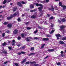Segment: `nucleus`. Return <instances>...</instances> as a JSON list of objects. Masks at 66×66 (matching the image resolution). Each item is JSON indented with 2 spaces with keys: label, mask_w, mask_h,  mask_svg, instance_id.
Wrapping results in <instances>:
<instances>
[{
  "label": "nucleus",
  "mask_w": 66,
  "mask_h": 66,
  "mask_svg": "<svg viewBox=\"0 0 66 66\" xmlns=\"http://www.w3.org/2000/svg\"><path fill=\"white\" fill-rule=\"evenodd\" d=\"M62 7H63V10H65L66 9V6L65 5H63L62 6Z\"/></svg>",
  "instance_id": "4be33fe9"
},
{
  "label": "nucleus",
  "mask_w": 66,
  "mask_h": 66,
  "mask_svg": "<svg viewBox=\"0 0 66 66\" xmlns=\"http://www.w3.org/2000/svg\"><path fill=\"white\" fill-rule=\"evenodd\" d=\"M60 44H65V43L62 41H60L59 42Z\"/></svg>",
  "instance_id": "aec40b11"
},
{
  "label": "nucleus",
  "mask_w": 66,
  "mask_h": 66,
  "mask_svg": "<svg viewBox=\"0 0 66 66\" xmlns=\"http://www.w3.org/2000/svg\"><path fill=\"white\" fill-rule=\"evenodd\" d=\"M43 13H42L41 14H40L39 16H43Z\"/></svg>",
  "instance_id": "680f3d73"
},
{
  "label": "nucleus",
  "mask_w": 66,
  "mask_h": 66,
  "mask_svg": "<svg viewBox=\"0 0 66 66\" xmlns=\"http://www.w3.org/2000/svg\"><path fill=\"white\" fill-rule=\"evenodd\" d=\"M5 35V33H3L2 34V36L3 37H4V36Z\"/></svg>",
  "instance_id": "c03bdc74"
},
{
  "label": "nucleus",
  "mask_w": 66,
  "mask_h": 66,
  "mask_svg": "<svg viewBox=\"0 0 66 66\" xmlns=\"http://www.w3.org/2000/svg\"><path fill=\"white\" fill-rule=\"evenodd\" d=\"M10 31L9 30H8L6 31V33H10Z\"/></svg>",
  "instance_id": "4c0bfd02"
},
{
  "label": "nucleus",
  "mask_w": 66,
  "mask_h": 66,
  "mask_svg": "<svg viewBox=\"0 0 66 66\" xmlns=\"http://www.w3.org/2000/svg\"><path fill=\"white\" fill-rule=\"evenodd\" d=\"M17 7H13V12H15L16 10H17Z\"/></svg>",
  "instance_id": "ddd939ff"
},
{
  "label": "nucleus",
  "mask_w": 66,
  "mask_h": 66,
  "mask_svg": "<svg viewBox=\"0 0 66 66\" xmlns=\"http://www.w3.org/2000/svg\"><path fill=\"white\" fill-rule=\"evenodd\" d=\"M62 22H66V19L65 18H63L61 20Z\"/></svg>",
  "instance_id": "f3484780"
},
{
  "label": "nucleus",
  "mask_w": 66,
  "mask_h": 66,
  "mask_svg": "<svg viewBox=\"0 0 66 66\" xmlns=\"http://www.w3.org/2000/svg\"><path fill=\"white\" fill-rule=\"evenodd\" d=\"M51 27H53V24L51 23Z\"/></svg>",
  "instance_id": "603ef678"
},
{
  "label": "nucleus",
  "mask_w": 66,
  "mask_h": 66,
  "mask_svg": "<svg viewBox=\"0 0 66 66\" xmlns=\"http://www.w3.org/2000/svg\"><path fill=\"white\" fill-rule=\"evenodd\" d=\"M47 16L48 17H50V14H47Z\"/></svg>",
  "instance_id": "864d4df0"
},
{
  "label": "nucleus",
  "mask_w": 66,
  "mask_h": 66,
  "mask_svg": "<svg viewBox=\"0 0 66 66\" xmlns=\"http://www.w3.org/2000/svg\"><path fill=\"white\" fill-rule=\"evenodd\" d=\"M26 59H27V58H25L24 60L23 61L21 62V63H24V62H26Z\"/></svg>",
  "instance_id": "393cba45"
},
{
  "label": "nucleus",
  "mask_w": 66,
  "mask_h": 66,
  "mask_svg": "<svg viewBox=\"0 0 66 66\" xmlns=\"http://www.w3.org/2000/svg\"><path fill=\"white\" fill-rule=\"evenodd\" d=\"M38 28L39 29H40V30H41V29H42V28H41V27H40V26H38Z\"/></svg>",
  "instance_id": "4d7b16f0"
},
{
  "label": "nucleus",
  "mask_w": 66,
  "mask_h": 66,
  "mask_svg": "<svg viewBox=\"0 0 66 66\" xmlns=\"http://www.w3.org/2000/svg\"><path fill=\"white\" fill-rule=\"evenodd\" d=\"M33 38L34 39H36L37 40L39 39V37H34Z\"/></svg>",
  "instance_id": "5701e85b"
},
{
  "label": "nucleus",
  "mask_w": 66,
  "mask_h": 66,
  "mask_svg": "<svg viewBox=\"0 0 66 66\" xmlns=\"http://www.w3.org/2000/svg\"><path fill=\"white\" fill-rule=\"evenodd\" d=\"M35 53H31L28 54V55L29 56H31V55H35Z\"/></svg>",
  "instance_id": "412c9836"
},
{
  "label": "nucleus",
  "mask_w": 66,
  "mask_h": 66,
  "mask_svg": "<svg viewBox=\"0 0 66 66\" xmlns=\"http://www.w3.org/2000/svg\"><path fill=\"white\" fill-rule=\"evenodd\" d=\"M66 27V26L64 25H62L61 26H60L61 30H62L64 29V28H65Z\"/></svg>",
  "instance_id": "20e7f679"
},
{
  "label": "nucleus",
  "mask_w": 66,
  "mask_h": 66,
  "mask_svg": "<svg viewBox=\"0 0 66 66\" xmlns=\"http://www.w3.org/2000/svg\"><path fill=\"white\" fill-rule=\"evenodd\" d=\"M59 6H61V7H62V6L63 5H62V3L61 2H59Z\"/></svg>",
  "instance_id": "7c9ffc66"
},
{
  "label": "nucleus",
  "mask_w": 66,
  "mask_h": 66,
  "mask_svg": "<svg viewBox=\"0 0 66 66\" xmlns=\"http://www.w3.org/2000/svg\"><path fill=\"white\" fill-rule=\"evenodd\" d=\"M54 1H59V2H60V0H53Z\"/></svg>",
  "instance_id": "052dcab7"
},
{
  "label": "nucleus",
  "mask_w": 66,
  "mask_h": 66,
  "mask_svg": "<svg viewBox=\"0 0 66 66\" xmlns=\"http://www.w3.org/2000/svg\"><path fill=\"white\" fill-rule=\"evenodd\" d=\"M18 55H20L21 54V53H18Z\"/></svg>",
  "instance_id": "bf43d9fd"
},
{
  "label": "nucleus",
  "mask_w": 66,
  "mask_h": 66,
  "mask_svg": "<svg viewBox=\"0 0 66 66\" xmlns=\"http://www.w3.org/2000/svg\"><path fill=\"white\" fill-rule=\"evenodd\" d=\"M6 2H7V0H4V1L3 2V4H5V3H6Z\"/></svg>",
  "instance_id": "bb28decb"
},
{
  "label": "nucleus",
  "mask_w": 66,
  "mask_h": 66,
  "mask_svg": "<svg viewBox=\"0 0 66 66\" xmlns=\"http://www.w3.org/2000/svg\"><path fill=\"white\" fill-rule=\"evenodd\" d=\"M7 22H5L4 23V24H5V25H6V24H7Z\"/></svg>",
  "instance_id": "de8ad7c7"
},
{
  "label": "nucleus",
  "mask_w": 66,
  "mask_h": 66,
  "mask_svg": "<svg viewBox=\"0 0 66 66\" xmlns=\"http://www.w3.org/2000/svg\"><path fill=\"white\" fill-rule=\"evenodd\" d=\"M47 51H48V52H53L54 51V50L53 49H48Z\"/></svg>",
  "instance_id": "6e6552de"
},
{
  "label": "nucleus",
  "mask_w": 66,
  "mask_h": 66,
  "mask_svg": "<svg viewBox=\"0 0 66 66\" xmlns=\"http://www.w3.org/2000/svg\"><path fill=\"white\" fill-rule=\"evenodd\" d=\"M31 37H28L26 38V41L27 42H30V40L31 39Z\"/></svg>",
  "instance_id": "0eeeda50"
},
{
  "label": "nucleus",
  "mask_w": 66,
  "mask_h": 66,
  "mask_svg": "<svg viewBox=\"0 0 66 66\" xmlns=\"http://www.w3.org/2000/svg\"><path fill=\"white\" fill-rule=\"evenodd\" d=\"M30 64H36V62L35 61H33L32 62H30Z\"/></svg>",
  "instance_id": "a878e982"
},
{
  "label": "nucleus",
  "mask_w": 66,
  "mask_h": 66,
  "mask_svg": "<svg viewBox=\"0 0 66 66\" xmlns=\"http://www.w3.org/2000/svg\"><path fill=\"white\" fill-rule=\"evenodd\" d=\"M38 65L37 64H35L34 65V66H38Z\"/></svg>",
  "instance_id": "5fc2aeb1"
},
{
  "label": "nucleus",
  "mask_w": 66,
  "mask_h": 66,
  "mask_svg": "<svg viewBox=\"0 0 66 66\" xmlns=\"http://www.w3.org/2000/svg\"><path fill=\"white\" fill-rule=\"evenodd\" d=\"M1 46H5L7 45V43L6 42H4V43H3L1 45Z\"/></svg>",
  "instance_id": "f8f14e48"
},
{
  "label": "nucleus",
  "mask_w": 66,
  "mask_h": 66,
  "mask_svg": "<svg viewBox=\"0 0 66 66\" xmlns=\"http://www.w3.org/2000/svg\"><path fill=\"white\" fill-rule=\"evenodd\" d=\"M25 15V14H22V16H24Z\"/></svg>",
  "instance_id": "774afa93"
},
{
  "label": "nucleus",
  "mask_w": 66,
  "mask_h": 66,
  "mask_svg": "<svg viewBox=\"0 0 66 66\" xmlns=\"http://www.w3.org/2000/svg\"><path fill=\"white\" fill-rule=\"evenodd\" d=\"M45 1L46 2H48L49 1V0H45Z\"/></svg>",
  "instance_id": "6e6d98bb"
},
{
  "label": "nucleus",
  "mask_w": 66,
  "mask_h": 66,
  "mask_svg": "<svg viewBox=\"0 0 66 66\" xmlns=\"http://www.w3.org/2000/svg\"><path fill=\"white\" fill-rule=\"evenodd\" d=\"M37 10L36 9H35L33 10H30V12H35Z\"/></svg>",
  "instance_id": "b1692460"
},
{
  "label": "nucleus",
  "mask_w": 66,
  "mask_h": 66,
  "mask_svg": "<svg viewBox=\"0 0 66 66\" xmlns=\"http://www.w3.org/2000/svg\"><path fill=\"white\" fill-rule=\"evenodd\" d=\"M8 48L9 50H11L12 49V47H8Z\"/></svg>",
  "instance_id": "09e8293b"
},
{
  "label": "nucleus",
  "mask_w": 66,
  "mask_h": 66,
  "mask_svg": "<svg viewBox=\"0 0 66 66\" xmlns=\"http://www.w3.org/2000/svg\"><path fill=\"white\" fill-rule=\"evenodd\" d=\"M20 44H18L17 45V46H18V47H19V46H20Z\"/></svg>",
  "instance_id": "0e129e2a"
},
{
  "label": "nucleus",
  "mask_w": 66,
  "mask_h": 66,
  "mask_svg": "<svg viewBox=\"0 0 66 66\" xmlns=\"http://www.w3.org/2000/svg\"><path fill=\"white\" fill-rule=\"evenodd\" d=\"M45 44H43V45L42 44L41 46V48H44V47H45Z\"/></svg>",
  "instance_id": "2f4dec72"
},
{
  "label": "nucleus",
  "mask_w": 66,
  "mask_h": 66,
  "mask_svg": "<svg viewBox=\"0 0 66 66\" xmlns=\"http://www.w3.org/2000/svg\"><path fill=\"white\" fill-rule=\"evenodd\" d=\"M43 39L44 41H47L49 40V38H44Z\"/></svg>",
  "instance_id": "dca6fc26"
},
{
  "label": "nucleus",
  "mask_w": 66,
  "mask_h": 66,
  "mask_svg": "<svg viewBox=\"0 0 66 66\" xmlns=\"http://www.w3.org/2000/svg\"><path fill=\"white\" fill-rule=\"evenodd\" d=\"M7 26L8 28H11L12 27V24L11 23L7 25Z\"/></svg>",
  "instance_id": "2eb2a0df"
},
{
  "label": "nucleus",
  "mask_w": 66,
  "mask_h": 66,
  "mask_svg": "<svg viewBox=\"0 0 66 66\" xmlns=\"http://www.w3.org/2000/svg\"><path fill=\"white\" fill-rule=\"evenodd\" d=\"M18 33V30L17 29H16L14 31L13 33L14 34H16Z\"/></svg>",
  "instance_id": "9b49d317"
},
{
  "label": "nucleus",
  "mask_w": 66,
  "mask_h": 66,
  "mask_svg": "<svg viewBox=\"0 0 66 66\" xmlns=\"http://www.w3.org/2000/svg\"><path fill=\"white\" fill-rule=\"evenodd\" d=\"M34 7V6L32 4L30 5V9H33Z\"/></svg>",
  "instance_id": "a211bd4d"
},
{
  "label": "nucleus",
  "mask_w": 66,
  "mask_h": 66,
  "mask_svg": "<svg viewBox=\"0 0 66 66\" xmlns=\"http://www.w3.org/2000/svg\"><path fill=\"white\" fill-rule=\"evenodd\" d=\"M26 64H29L30 62H29V61H28V62H26Z\"/></svg>",
  "instance_id": "37998d69"
},
{
  "label": "nucleus",
  "mask_w": 66,
  "mask_h": 66,
  "mask_svg": "<svg viewBox=\"0 0 66 66\" xmlns=\"http://www.w3.org/2000/svg\"><path fill=\"white\" fill-rule=\"evenodd\" d=\"M27 29L28 30H30V29H31V27H28L27 28Z\"/></svg>",
  "instance_id": "79ce46f5"
},
{
  "label": "nucleus",
  "mask_w": 66,
  "mask_h": 66,
  "mask_svg": "<svg viewBox=\"0 0 66 66\" xmlns=\"http://www.w3.org/2000/svg\"><path fill=\"white\" fill-rule=\"evenodd\" d=\"M14 45H15V43L14 42H13V44H12V46H14Z\"/></svg>",
  "instance_id": "13d9d810"
},
{
  "label": "nucleus",
  "mask_w": 66,
  "mask_h": 66,
  "mask_svg": "<svg viewBox=\"0 0 66 66\" xmlns=\"http://www.w3.org/2000/svg\"><path fill=\"white\" fill-rule=\"evenodd\" d=\"M46 37H51V36L49 34L46 35Z\"/></svg>",
  "instance_id": "cd10ccee"
},
{
  "label": "nucleus",
  "mask_w": 66,
  "mask_h": 66,
  "mask_svg": "<svg viewBox=\"0 0 66 66\" xmlns=\"http://www.w3.org/2000/svg\"><path fill=\"white\" fill-rule=\"evenodd\" d=\"M21 53L22 54H24L26 53L24 52H21Z\"/></svg>",
  "instance_id": "a19ab883"
},
{
  "label": "nucleus",
  "mask_w": 66,
  "mask_h": 66,
  "mask_svg": "<svg viewBox=\"0 0 66 66\" xmlns=\"http://www.w3.org/2000/svg\"><path fill=\"white\" fill-rule=\"evenodd\" d=\"M55 35L56 37H57V39L58 40L59 39V37H61V36L60 34H57L56 35Z\"/></svg>",
  "instance_id": "39448f33"
},
{
  "label": "nucleus",
  "mask_w": 66,
  "mask_h": 66,
  "mask_svg": "<svg viewBox=\"0 0 66 66\" xmlns=\"http://www.w3.org/2000/svg\"><path fill=\"white\" fill-rule=\"evenodd\" d=\"M37 16V15L36 14H34L32 16H31V18H32V19H35V18H36Z\"/></svg>",
  "instance_id": "7ed1b4c3"
},
{
  "label": "nucleus",
  "mask_w": 66,
  "mask_h": 66,
  "mask_svg": "<svg viewBox=\"0 0 66 66\" xmlns=\"http://www.w3.org/2000/svg\"><path fill=\"white\" fill-rule=\"evenodd\" d=\"M61 56L62 57H63L64 56V55L61 54Z\"/></svg>",
  "instance_id": "338daca9"
},
{
  "label": "nucleus",
  "mask_w": 66,
  "mask_h": 66,
  "mask_svg": "<svg viewBox=\"0 0 66 66\" xmlns=\"http://www.w3.org/2000/svg\"><path fill=\"white\" fill-rule=\"evenodd\" d=\"M17 4L19 6H20V7H22V5L21 4V3L20 2H18Z\"/></svg>",
  "instance_id": "9d476101"
},
{
  "label": "nucleus",
  "mask_w": 66,
  "mask_h": 66,
  "mask_svg": "<svg viewBox=\"0 0 66 66\" xmlns=\"http://www.w3.org/2000/svg\"><path fill=\"white\" fill-rule=\"evenodd\" d=\"M62 39L63 40H66V36L64 37L63 38H62Z\"/></svg>",
  "instance_id": "c85d7f7f"
},
{
  "label": "nucleus",
  "mask_w": 66,
  "mask_h": 66,
  "mask_svg": "<svg viewBox=\"0 0 66 66\" xmlns=\"http://www.w3.org/2000/svg\"><path fill=\"white\" fill-rule=\"evenodd\" d=\"M22 49H24L25 48V46H23L22 47Z\"/></svg>",
  "instance_id": "3c124183"
},
{
  "label": "nucleus",
  "mask_w": 66,
  "mask_h": 66,
  "mask_svg": "<svg viewBox=\"0 0 66 66\" xmlns=\"http://www.w3.org/2000/svg\"><path fill=\"white\" fill-rule=\"evenodd\" d=\"M57 65L58 66H59L60 65H61V63L60 62H58L57 63Z\"/></svg>",
  "instance_id": "e433bc0d"
},
{
  "label": "nucleus",
  "mask_w": 66,
  "mask_h": 66,
  "mask_svg": "<svg viewBox=\"0 0 66 66\" xmlns=\"http://www.w3.org/2000/svg\"><path fill=\"white\" fill-rule=\"evenodd\" d=\"M14 65H15L16 66H19V65H18V63H15L14 64Z\"/></svg>",
  "instance_id": "49530a36"
},
{
  "label": "nucleus",
  "mask_w": 66,
  "mask_h": 66,
  "mask_svg": "<svg viewBox=\"0 0 66 66\" xmlns=\"http://www.w3.org/2000/svg\"><path fill=\"white\" fill-rule=\"evenodd\" d=\"M17 20H18V21H19V22L20 21H21V19L20 18H18L17 19Z\"/></svg>",
  "instance_id": "a18cd8bd"
},
{
  "label": "nucleus",
  "mask_w": 66,
  "mask_h": 66,
  "mask_svg": "<svg viewBox=\"0 0 66 66\" xmlns=\"http://www.w3.org/2000/svg\"><path fill=\"white\" fill-rule=\"evenodd\" d=\"M61 54H63L64 53V52H63V51H62L61 52Z\"/></svg>",
  "instance_id": "69168bd1"
},
{
  "label": "nucleus",
  "mask_w": 66,
  "mask_h": 66,
  "mask_svg": "<svg viewBox=\"0 0 66 66\" xmlns=\"http://www.w3.org/2000/svg\"><path fill=\"white\" fill-rule=\"evenodd\" d=\"M16 15H17L18 16H19V13L17 12H15L13 15H11L10 17H7V19L8 20H10L11 19H12L13 17H14V16H16Z\"/></svg>",
  "instance_id": "f257e3e1"
},
{
  "label": "nucleus",
  "mask_w": 66,
  "mask_h": 66,
  "mask_svg": "<svg viewBox=\"0 0 66 66\" xmlns=\"http://www.w3.org/2000/svg\"><path fill=\"white\" fill-rule=\"evenodd\" d=\"M26 34H21V37L23 38L24 37V36H26Z\"/></svg>",
  "instance_id": "6ab92c4d"
},
{
  "label": "nucleus",
  "mask_w": 66,
  "mask_h": 66,
  "mask_svg": "<svg viewBox=\"0 0 66 66\" xmlns=\"http://www.w3.org/2000/svg\"><path fill=\"white\" fill-rule=\"evenodd\" d=\"M35 5H36V6H41V7H39L38 8V9L39 10V11H42V9H43V6L42 4H38V3H35Z\"/></svg>",
  "instance_id": "f03ea898"
},
{
  "label": "nucleus",
  "mask_w": 66,
  "mask_h": 66,
  "mask_svg": "<svg viewBox=\"0 0 66 66\" xmlns=\"http://www.w3.org/2000/svg\"><path fill=\"white\" fill-rule=\"evenodd\" d=\"M21 37L19 36L18 38V40H20L21 39Z\"/></svg>",
  "instance_id": "58836bf2"
},
{
  "label": "nucleus",
  "mask_w": 66,
  "mask_h": 66,
  "mask_svg": "<svg viewBox=\"0 0 66 66\" xmlns=\"http://www.w3.org/2000/svg\"><path fill=\"white\" fill-rule=\"evenodd\" d=\"M38 31V30H37L34 32V33H35V34H36V33H37Z\"/></svg>",
  "instance_id": "c9c22d12"
},
{
  "label": "nucleus",
  "mask_w": 66,
  "mask_h": 66,
  "mask_svg": "<svg viewBox=\"0 0 66 66\" xmlns=\"http://www.w3.org/2000/svg\"><path fill=\"white\" fill-rule=\"evenodd\" d=\"M21 3L22 4H26V3H27L26 2H23V1H21Z\"/></svg>",
  "instance_id": "473e14b6"
},
{
  "label": "nucleus",
  "mask_w": 66,
  "mask_h": 66,
  "mask_svg": "<svg viewBox=\"0 0 66 66\" xmlns=\"http://www.w3.org/2000/svg\"><path fill=\"white\" fill-rule=\"evenodd\" d=\"M7 61L5 62L4 63V64H7Z\"/></svg>",
  "instance_id": "e2e57ef3"
},
{
  "label": "nucleus",
  "mask_w": 66,
  "mask_h": 66,
  "mask_svg": "<svg viewBox=\"0 0 66 66\" xmlns=\"http://www.w3.org/2000/svg\"><path fill=\"white\" fill-rule=\"evenodd\" d=\"M51 7H52V9H51V8H49V10H51V11H53V12H54V8H53V6H51Z\"/></svg>",
  "instance_id": "4468645a"
},
{
  "label": "nucleus",
  "mask_w": 66,
  "mask_h": 66,
  "mask_svg": "<svg viewBox=\"0 0 66 66\" xmlns=\"http://www.w3.org/2000/svg\"><path fill=\"white\" fill-rule=\"evenodd\" d=\"M51 29H50L49 30V33L50 34H52V33H53L55 31V30H52L51 31H50L51 30Z\"/></svg>",
  "instance_id": "1a4fd4ad"
},
{
  "label": "nucleus",
  "mask_w": 66,
  "mask_h": 66,
  "mask_svg": "<svg viewBox=\"0 0 66 66\" xmlns=\"http://www.w3.org/2000/svg\"><path fill=\"white\" fill-rule=\"evenodd\" d=\"M58 22H59V23H61V22H62L61 20H58Z\"/></svg>",
  "instance_id": "f704fd0d"
},
{
  "label": "nucleus",
  "mask_w": 66,
  "mask_h": 66,
  "mask_svg": "<svg viewBox=\"0 0 66 66\" xmlns=\"http://www.w3.org/2000/svg\"><path fill=\"white\" fill-rule=\"evenodd\" d=\"M30 50L31 51H33L34 50V47H32L31 48Z\"/></svg>",
  "instance_id": "c756f323"
},
{
  "label": "nucleus",
  "mask_w": 66,
  "mask_h": 66,
  "mask_svg": "<svg viewBox=\"0 0 66 66\" xmlns=\"http://www.w3.org/2000/svg\"><path fill=\"white\" fill-rule=\"evenodd\" d=\"M2 53H4V54H6L7 53V51H5V50L4 49H3L2 50Z\"/></svg>",
  "instance_id": "423d86ee"
},
{
  "label": "nucleus",
  "mask_w": 66,
  "mask_h": 66,
  "mask_svg": "<svg viewBox=\"0 0 66 66\" xmlns=\"http://www.w3.org/2000/svg\"><path fill=\"white\" fill-rule=\"evenodd\" d=\"M54 9H55V10H58V9H57V6H55L54 7Z\"/></svg>",
  "instance_id": "ea45409f"
},
{
  "label": "nucleus",
  "mask_w": 66,
  "mask_h": 66,
  "mask_svg": "<svg viewBox=\"0 0 66 66\" xmlns=\"http://www.w3.org/2000/svg\"><path fill=\"white\" fill-rule=\"evenodd\" d=\"M53 16H52L51 18L49 19V20H51L53 19Z\"/></svg>",
  "instance_id": "72a5a7b5"
},
{
  "label": "nucleus",
  "mask_w": 66,
  "mask_h": 66,
  "mask_svg": "<svg viewBox=\"0 0 66 66\" xmlns=\"http://www.w3.org/2000/svg\"><path fill=\"white\" fill-rule=\"evenodd\" d=\"M29 22H27L26 23V25H28V24H29Z\"/></svg>",
  "instance_id": "8fccbe9b"
}]
</instances>
